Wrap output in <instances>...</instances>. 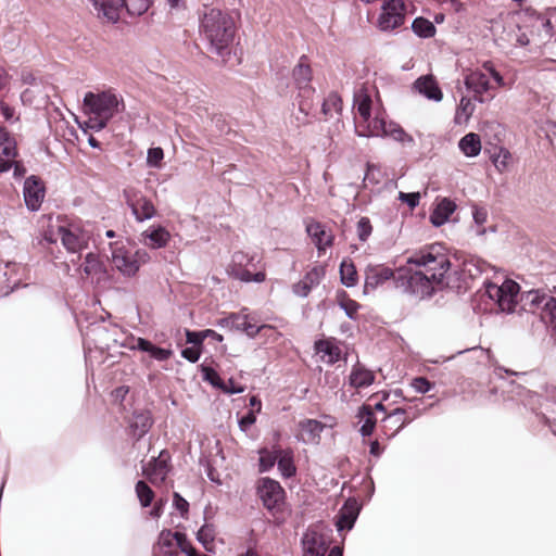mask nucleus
<instances>
[{"label": "nucleus", "instance_id": "8fccbe9b", "mask_svg": "<svg viewBox=\"0 0 556 556\" xmlns=\"http://www.w3.org/2000/svg\"><path fill=\"white\" fill-rule=\"evenodd\" d=\"M163 157H164V152H163L162 148H159V147L150 148L148 150L147 164L150 167H160L161 161L163 160Z\"/></svg>", "mask_w": 556, "mask_h": 556}, {"label": "nucleus", "instance_id": "5701e85b", "mask_svg": "<svg viewBox=\"0 0 556 556\" xmlns=\"http://www.w3.org/2000/svg\"><path fill=\"white\" fill-rule=\"evenodd\" d=\"M142 242L151 249H161L167 245L170 233L163 226H151L141 233Z\"/></svg>", "mask_w": 556, "mask_h": 556}, {"label": "nucleus", "instance_id": "ea45409f", "mask_svg": "<svg viewBox=\"0 0 556 556\" xmlns=\"http://www.w3.org/2000/svg\"><path fill=\"white\" fill-rule=\"evenodd\" d=\"M341 282L348 287H354L357 283V271L350 260H343L340 265Z\"/></svg>", "mask_w": 556, "mask_h": 556}, {"label": "nucleus", "instance_id": "c03bdc74", "mask_svg": "<svg viewBox=\"0 0 556 556\" xmlns=\"http://www.w3.org/2000/svg\"><path fill=\"white\" fill-rule=\"evenodd\" d=\"M135 491L142 507H148L152 504L154 492L144 481H138L136 483Z\"/></svg>", "mask_w": 556, "mask_h": 556}, {"label": "nucleus", "instance_id": "49530a36", "mask_svg": "<svg viewBox=\"0 0 556 556\" xmlns=\"http://www.w3.org/2000/svg\"><path fill=\"white\" fill-rule=\"evenodd\" d=\"M260 454V471L266 472L274 467L277 463L278 458V450L269 451L267 448H262L258 451Z\"/></svg>", "mask_w": 556, "mask_h": 556}, {"label": "nucleus", "instance_id": "f704fd0d", "mask_svg": "<svg viewBox=\"0 0 556 556\" xmlns=\"http://www.w3.org/2000/svg\"><path fill=\"white\" fill-rule=\"evenodd\" d=\"M202 372H203V379L205 381L211 383L213 387H216V388L220 389L225 393L238 394V393H242L244 391L243 387H238V388L229 389L228 384H226L225 381L222 380V378L219 377L217 371L215 369L211 368V367H203L202 368Z\"/></svg>", "mask_w": 556, "mask_h": 556}, {"label": "nucleus", "instance_id": "e2e57ef3", "mask_svg": "<svg viewBox=\"0 0 556 556\" xmlns=\"http://www.w3.org/2000/svg\"><path fill=\"white\" fill-rule=\"evenodd\" d=\"M174 505L181 514L188 511L189 503L178 493H174Z\"/></svg>", "mask_w": 556, "mask_h": 556}, {"label": "nucleus", "instance_id": "2eb2a0df", "mask_svg": "<svg viewBox=\"0 0 556 556\" xmlns=\"http://www.w3.org/2000/svg\"><path fill=\"white\" fill-rule=\"evenodd\" d=\"M24 200L28 210L35 212L39 210L45 199V187L39 178L30 176L24 182Z\"/></svg>", "mask_w": 556, "mask_h": 556}, {"label": "nucleus", "instance_id": "39448f33", "mask_svg": "<svg viewBox=\"0 0 556 556\" xmlns=\"http://www.w3.org/2000/svg\"><path fill=\"white\" fill-rule=\"evenodd\" d=\"M227 274L241 282L262 283L266 280L264 266L256 253L237 251L227 266Z\"/></svg>", "mask_w": 556, "mask_h": 556}, {"label": "nucleus", "instance_id": "3c124183", "mask_svg": "<svg viewBox=\"0 0 556 556\" xmlns=\"http://www.w3.org/2000/svg\"><path fill=\"white\" fill-rule=\"evenodd\" d=\"M406 410L407 413L404 415V419L399 424L396 431L403 429L406 425L419 417L425 412V409L419 408L418 405L409 406L406 408Z\"/></svg>", "mask_w": 556, "mask_h": 556}, {"label": "nucleus", "instance_id": "69168bd1", "mask_svg": "<svg viewBox=\"0 0 556 556\" xmlns=\"http://www.w3.org/2000/svg\"><path fill=\"white\" fill-rule=\"evenodd\" d=\"M182 357L191 363H195L200 358V352L195 349L187 348L181 352Z\"/></svg>", "mask_w": 556, "mask_h": 556}, {"label": "nucleus", "instance_id": "a211bd4d", "mask_svg": "<svg viewBox=\"0 0 556 556\" xmlns=\"http://www.w3.org/2000/svg\"><path fill=\"white\" fill-rule=\"evenodd\" d=\"M303 556H325L328 549L326 538L315 529H308L302 536Z\"/></svg>", "mask_w": 556, "mask_h": 556}, {"label": "nucleus", "instance_id": "338daca9", "mask_svg": "<svg viewBox=\"0 0 556 556\" xmlns=\"http://www.w3.org/2000/svg\"><path fill=\"white\" fill-rule=\"evenodd\" d=\"M483 67L490 73V75L493 77V79L500 87L504 86L503 76L497 71H495L490 63H484Z\"/></svg>", "mask_w": 556, "mask_h": 556}, {"label": "nucleus", "instance_id": "9d476101", "mask_svg": "<svg viewBox=\"0 0 556 556\" xmlns=\"http://www.w3.org/2000/svg\"><path fill=\"white\" fill-rule=\"evenodd\" d=\"M217 325L230 331L244 332L250 338H255L264 329H271L269 325H258L254 316L248 314V308L241 309L239 313H231L220 318Z\"/></svg>", "mask_w": 556, "mask_h": 556}, {"label": "nucleus", "instance_id": "1a4fd4ad", "mask_svg": "<svg viewBox=\"0 0 556 556\" xmlns=\"http://www.w3.org/2000/svg\"><path fill=\"white\" fill-rule=\"evenodd\" d=\"M406 5L404 0H386L377 18L376 26L380 31L391 33L405 24Z\"/></svg>", "mask_w": 556, "mask_h": 556}, {"label": "nucleus", "instance_id": "412c9836", "mask_svg": "<svg viewBox=\"0 0 556 556\" xmlns=\"http://www.w3.org/2000/svg\"><path fill=\"white\" fill-rule=\"evenodd\" d=\"M359 514V506L356 500L349 498L339 511L336 522L338 531L351 530Z\"/></svg>", "mask_w": 556, "mask_h": 556}, {"label": "nucleus", "instance_id": "393cba45", "mask_svg": "<svg viewBox=\"0 0 556 556\" xmlns=\"http://www.w3.org/2000/svg\"><path fill=\"white\" fill-rule=\"evenodd\" d=\"M83 270L92 282L100 283L106 279V269L103 263L93 253L86 255Z\"/></svg>", "mask_w": 556, "mask_h": 556}, {"label": "nucleus", "instance_id": "4d7b16f0", "mask_svg": "<svg viewBox=\"0 0 556 556\" xmlns=\"http://www.w3.org/2000/svg\"><path fill=\"white\" fill-rule=\"evenodd\" d=\"M341 307L344 309L346 316L349 318L353 319V318H355V315L357 314L359 305L353 300H348V301L341 303Z\"/></svg>", "mask_w": 556, "mask_h": 556}, {"label": "nucleus", "instance_id": "f3484780", "mask_svg": "<svg viewBox=\"0 0 556 556\" xmlns=\"http://www.w3.org/2000/svg\"><path fill=\"white\" fill-rule=\"evenodd\" d=\"M17 156L16 141L13 136L3 127H0V173L12 167Z\"/></svg>", "mask_w": 556, "mask_h": 556}, {"label": "nucleus", "instance_id": "cd10ccee", "mask_svg": "<svg viewBox=\"0 0 556 556\" xmlns=\"http://www.w3.org/2000/svg\"><path fill=\"white\" fill-rule=\"evenodd\" d=\"M455 210L456 204L452 200L443 198L437 203L435 207L430 214L431 224L435 227L444 225L448 220L450 216L455 212Z\"/></svg>", "mask_w": 556, "mask_h": 556}, {"label": "nucleus", "instance_id": "09e8293b", "mask_svg": "<svg viewBox=\"0 0 556 556\" xmlns=\"http://www.w3.org/2000/svg\"><path fill=\"white\" fill-rule=\"evenodd\" d=\"M372 227L368 217H361L357 222V236L361 241H366L371 235Z\"/></svg>", "mask_w": 556, "mask_h": 556}, {"label": "nucleus", "instance_id": "6e6d98bb", "mask_svg": "<svg viewBox=\"0 0 556 556\" xmlns=\"http://www.w3.org/2000/svg\"><path fill=\"white\" fill-rule=\"evenodd\" d=\"M176 545L180 548V551L185 554L188 552H192V548H194L191 544V542L187 539L185 533L177 532L176 535Z\"/></svg>", "mask_w": 556, "mask_h": 556}, {"label": "nucleus", "instance_id": "603ef678", "mask_svg": "<svg viewBox=\"0 0 556 556\" xmlns=\"http://www.w3.org/2000/svg\"><path fill=\"white\" fill-rule=\"evenodd\" d=\"M407 413L406 408L399 407L395 408L393 412H391L386 418L384 421L391 424L392 426L397 429L399 424L404 419V415ZM399 431L394 430L393 434L397 433Z\"/></svg>", "mask_w": 556, "mask_h": 556}, {"label": "nucleus", "instance_id": "58836bf2", "mask_svg": "<svg viewBox=\"0 0 556 556\" xmlns=\"http://www.w3.org/2000/svg\"><path fill=\"white\" fill-rule=\"evenodd\" d=\"M475 112V104L467 97H462L456 109L454 122L457 125L466 124Z\"/></svg>", "mask_w": 556, "mask_h": 556}, {"label": "nucleus", "instance_id": "f03ea898", "mask_svg": "<svg viewBox=\"0 0 556 556\" xmlns=\"http://www.w3.org/2000/svg\"><path fill=\"white\" fill-rule=\"evenodd\" d=\"M354 108L358 116L355 117V132L359 137H389L403 146H415L414 138L399 124L387 122L384 112L375 104L366 88L354 93Z\"/></svg>", "mask_w": 556, "mask_h": 556}, {"label": "nucleus", "instance_id": "0eeeda50", "mask_svg": "<svg viewBox=\"0 0 556 556\" xmlns=\"http://www.w3.org/2000/svg\"><path fill=\"white\" fill-rule=\"evenodd\" d=\"M484 287L488 296L497 304L502 312L513 313L516 311L520 289L517 282L504 279L502 282L488 281Z\"/></svg>", "mask_w": 556, "mask_h": 556}, {"label": "nucleus", "instance_id": "423d86ee", "mask_svg": "<svg viewBox=\"0 0 556 556\" xmlns=\"http://www.w3.org/2000/svg\"><path fill=\"white\" fill-rule=\"evenodd\" d=\"M292 77L296 88L299 89V113L302 116L296 115L295 118L299 125H305L308 123L307 116L313 108V96L315 93L314 88L311 85L312 70L305 55L301 56L298 64L293 68Z\"/></svg>", "mask_w": 556, "mask_h": 556}, {"label": "nucleus", "instance_id": "4468645a", "mask_svg": "<svg viewBox=\"0 0 556 556\" xmlns=\"http://www.w3.org/2000/svg\"><path fill=\"white\" fill-rule=\"evenodd\" d=\"M169 453L165 450L161 451L157 457H153L142 466L143 475L152 484L164 482L169 472Z\"/></svg>", "mask_w": 556, "mask_h": 556}, {"label": "nucleus", "instance_id": "c756f323", "mask_svg": "<svg viewBox=\"0 0 556 556\" xmlns=\"http://www.w3.org/2000/svg\"><path fill=\"white\" fill-rule=\"evenodd\" d=\"M375 375L371 370L365 368L363 365L357 363L352 367L349 382L352 388L361 389L372 384Z\"/></svg>", "mask_w": 556, "mask_h": 556}, {"label": "nucleus", "instance_id": "aec40b11", "mask_svg": "<svg viewBox=\"0 0 556 556\" xmlns=\"http://www.w3.org/2000/svg\"><path fill=\"white\" fill-rule=\"evenodd\" d=\"M306 232L315 243L319 254L333 243V235L326 231L325 226L318 222L308 223L306 225Z\"/></svg>", "mask_w": 556, "mask_h": 556}, {"label": "nucleus", "instance_id": "774afa93", "mask_svg": "<svg viewBox=\"0 0 556 556\" xmlns=\"http://www.w3.org/2000/svg\"><path fill=\"white\" fill-rule=\"evenodd\" d=\"M10 81V76L4 67L0 65V91L4 89Z\"/></svg>", "mask_w": 556, "mask_h": 556}, {"label": "nucleus", "instance_id": "79ce46f5", "mask_svg": "<svg viewBox=\"0 0 556 556\" xmlns=\"http://www.w3.org/2000/svg\"><path fill=\"white\" fill-rule=\"evenodd\" d=\"M197 539L207 552H213L215 539L214 526L208 523L203 525L197 533Z\"/></svg>", "mask_w": 556, "mask_h": 556}, {"label": "nucleus", "instance_id": "473e14b6", "mask_svg": "<svg viewBox=\"0 0 556 556\" xmlns=\"http://www.w3.org/2000/svg\"><path fill=\"white\" fill-rule=\"evenodd\" d=\"M356 417L362 422L359 432L363 437H369L372 434L377 419L374 414V409L370 405L364 404L359 407Z\"/></svg>", "mask_w": 556, "mask_h": 556}, {"label": "nucleus", "instance_id": "72a5a7b5", "mask_svg": "<svg viewBox=\"0 0 556 556\" xmlns=\"http://www.w3.org/2000/svg\"><path fill=\"white\" fill-rule=\"evenodd\" d=\"M132 349H138L140 351L147 352L150 354L151 357L160 362L168 359L173 354L172 350L155 346L150 341L143 338H138L136 340V345H134Z\"/></svg>", "mask_w": 556, "mask_h": 556}, {"label": "nucleus", "instance_id": "f8f14e48", "mask_svg": "<svg viewBox=\"0 0 556 556\" xmlns=\"http://www.w3.org/2000/svg\"><path fill=\"white\" fill-rule=\"evenodd\" d=\"M124 197L137 222L142 223L156 215V208L152 201L140 191L128 188L124 190Z\"/></svg>", "mask_w": 556, "mask_h": 556}, {"label": "nucleus", "instance_id": "a878e982", "mask_svg": "<svg viewBox=\"0 0 556 556\" xmlns=\"http://www.w3.org/2000/svg\"><path fill=\"white\" fill-rule=\"evenodd\" d=\"M465 86L475 93L476 100L483 102L482 94L489 90L490 81L486 74L473 71L466 75Z\"/></svg>", "mask_w": 556, "mask_h": 556}, {"label": "nucleus", "instance_id": "bf43d9fd", "mask_svg": "<svg viewBox=\"0 0 556 556\" xmlns=\"http://www.w3.org/2000/svg\"><path fill=\"white\" fill-rule=\"evenodd\" d=\"M375 172H379L378 167L376 165H374V164H367V170H366V174L364 176V184L365 185L367 182L372 184V185L379 184V179L375 176Z\"/></svg>", "mask_w": 556, "mask_h": 556}, {"label": "nucleus", "instance_id": "13d9d810", "mask_svg": "<svg viewBox=\"0 0 556 556\" xmlns=\"http://www.w3.org/2000/svg\"><path fill=\"white\" fill-rule=\"evenodd\" d=\"M472 217L477 225L482 226L488 219V211L484 207L473 206Z\"/></svg>", "mask_w": 556, "mask_h": 556}, {"label": "nucleus", "instance_id": "864d4df0", "mask_svg": "<svg viewBox=\"0 0 556 556\" xmlns=\"http://www.w3.org/2000/svg\"><path fill=\"white\" fill-rule=\"evenodd\" d=\"M412 388L418 393H427L432 389V383L425 377L414 378L410 382Z\"/></svg>", "mask_w": 556, "mask_h": 556}, {"label": "nucleus", "instance_id": "dca6fc26", "mask_svg": "<svg viewBox=\"0 0 556 556\" xmlns=\"http://www.w3.org/2000/svg\"><path fill=\"white\" fill-rule=\"evenodd\" d=\"M394 278L396 280V273H394L391 268L383 265H369L365 269V292L369 290H376L378 287L382 286L384 282Z\"/></svg>", "mask_w": 556, "mask_h": 556}, {"label": "nucleus", "instance_id": "680f3d73", "mask_svg": "<svg viewBox=\"0 0 556 556\" xmlns=\"http://www.w3.org/2000/svg\"><path fill=\"white\" fill-rule=\"evenodd\" d=\"M0 112L5 121L15 119V110L4 102L0 103Z\"/></svg>", "mask_w": 556, "mask_h": 556}, {"label": "nucleus", "instance_id": "b1692460", "mask_svg": "<svg viewBox=\"0 0 556 556\" xmlns=\"http://www.w3.org/2000/svg\"><path fill=\"white\" fill-rule=\"evenodd\" d=\"M414 87L420 94L434 102H440L443 98V93L432 75L419 77Z\"/></svg>", "mask_w": 556, "mask_h": 556}, {"label": "nucleus", "instance_id": "2f4dec72", "mask_svg": "<svg viewBox=\"0 0 556 556\" xmlns=\"http://www.w3.org/2000/svg\"><path fill=\"white\" fill-rule=\"evenodd\" d=\"M177 532L170 530H163L160 535L156 545L154 546V556H176V552L173 549L176 544Z\"/></svg>", "mask_w": 556, "mask_h": 556}, {"label": "nucleus", "instance_id": "4c0bfd02", "mask_svg": "<svg viewBox=\"0 0 556 556\" xmlns=\"http://www.w3.org/2000/svg\"><path fill=\"white\" fill-rule=\"evenodd\" d=\"M277 465L283 477H292L296 470L293 463V452L291 450H278Z\"/></svg>", "mask_w": 556, "mask_h": 556}, {"label": "nucleus", "instance_id": "9b49d317", "mask_svg": "<svg viewBox=\"0 0 556 556\" xmlns=\"http://www.w3.org/2000/svg\"><path fill=\"white\" fill-rule=\"evenodd\" d=\"M149 254L144 250L135 253L126 251L123 247H115L112 250V263L124 276H135L141 264L147 263Z\"/></svg>", "mask_w": 556, "mask_h": 556}, {"label": "nucleus", "instance_id": "de8ad7c7", "mask_svg": "<svg viewBox=\"0 0 556 556\" xmlns=\"http://www.w3.org/2000/svg\"><path fill=\"white\" fill-rule=\"evenodd\" d=\"M541 319L548 324L553 331L556 333V299L549 298L547 304H544V309L541 312Z\"/></svg>", "mask_w": 556, "mask_h": 556}, {"label": "nucleus", "instance_id": "a19ab883", "mask_svg": "<svg viewBox=\"0 0 556 556\" xmlns=\"http://www.w3.org/2000/svg\"><path fill=\"white\" fill-rule=\"evenodd\" d=\"M413 31L421 38H431L435 35L434 25L427 18L417 17L412 24Z\"/></svg>", "mask_w": 556, "mask_h": 556}, {"label": "nucleus", "instance_id": "e433bc0d", "mask_svg": "<svg viewBox=\"0 0 556 556\" xmlns=\"http://www.w3.org/2000/svg\"><path fill=\"white\" fill-rule=\"evenodd\" d=\"M303 442H316L319 439L324 425L315 419H306L300 424Z\"/></svg>", "mask_w": 556, "mask_h": 556}, {"label": "nucleus", "instance_id": "0e129e2a", "mask_svg": "<svg viewBox=\"0 0 556 556\" xmlns=\"http://www.w3.org/2000/svg\"><path fill=\"white\" fill-rule=\"evenodd\" d=\"M205 339V336L203 331H187V341L192 344H201L203 340Z\"/></svg>", "mask_w": 556, "mask_h": 556}, {"label": "nucleus", "instance_id": "052dcab7", "mask_svg": "<svg viewBox=\"0 0 556 556\" xmlns=\"http://www.w3.org/2000/svg\"><path fill=\"white\" fill-rule=\"evenodd\" d=\"M256 421V416L253 410L249 412L239 420V427L242 431H247Z\"/></svg>", "mask_w": 556, "mask_h": 556}, {"label": "nucleus", "instance_id": "7ed1b4c3", "mask_svg": "<svg viewBox=\"0 0 556 556\" xmlns=\"http://www.w3.org/2000/svg\"><path fill=\"white\" fill-rule=\"evenodd\" d=\"M235 33V21L227 12L215 8L205 9L200 18V34L208 42L212 52L218 55L228 53Z\"/></svg>", "mask_w": 556, "mask_h": 556}, {"label": "nucleus", "instance_id": "5fc2aeb1", "mask_svg": "<svg viewBox=\"0 0 556 556\" xmlns=\"http://www.w3.org/2000/svg\"><path fill=\"white\" fill-rule=\"evenodd\" d=\"M399 199L402 202L406 203L410 208H414L419 204L420 194L418 192H410V193L400 192Z\"/></svg>", "mask_w": 556, "mask_h": 556}, {"label": "nucleus", "instance_id": "20e7f679", "mask_svg": "<svg viewBox=\"0 0 556 556\" xmlns=\"http://www.w3.org/2000/svg\"><path fill=\"white\" fill-rule=\"evenodd\" d=\"M84 109L90 115L92 130L100 131L116 114L125 110V103L122 96L112 89L89 91L84 97Z\"/></svg>", "mask_w": 556, "mask_h": 556}, {"label": "nucleus", "instance_id": "f257e3e1", "mask_svg": "<svg viewBox=\"0 0 556 556\" xmlns=\"http://www.w3.org/2000/svg\"><path fill=\"white\" fill-rule=\"evenodd\" d=\"M408 267L396 271V287L419 299L431 296L451 267L441 244H430L413 252L406 261Z\"/></svg>", "mask_w": 556, "mask_h": 556}, {"label": "nucleus", "instance_id": "7c9ffc66", "mask_svg": "<svg viewBox=\"0 0 556 556\" xmlns=\"http://www.w3.org/2000/svg\"><path fill=\"white\" fill-rule=\"evenodd\" d=\"M551 296L540 293L538 290H531L520 295L521 308L523 311L535 312L541 308L544 309V304H547V300Z\"/></svg>", "mask_w": 556, "mask_h": 556}, {"label": "nucleus", "instance_id": "4be33fe9", "mask_svg": "<svg viewBox=\"0 0 556 556\" xmlns=\"http://www.w3.org/2000/svg\"><path fill=\"white\" fill-rule=\"evenodd\" d=\"M98 16L106 18L109 22L116 23L123 11V0H89Z\"/></svg>", "mask_w": 556, "mask_h": 556}, {"label": "nucleus", "instance_id": "bb28decb", "mask_svg": "<svg viewBox=\"0 0 556 556\" xmlns=\"http://www.w3.org/2000/svg\"><path fill=\"white\" fill-rule=\"evenodd\" d=\"M152 426V417L148 410H135L129 419V429L136 439L142 438Z\"/></svg>", "mask_w": 556, "mask_h": 556}, {"label": "nucleus", "instance_id": "6ab92c4d", "mask_svg": "<svg viewBox=\"0 0 556 556\" xmlns=\"http://www.w3.org/2000/svg\"><path fill=\"white\" fill-rule=\"evenodd\" d=\"M326 274L325 267L316 265L311 268L302 280L294 283L292 287L293 293L301 298H306L313 288L317 287L324 279Z\"/></svg>", "mask_w": 556, "mask_h": 556}, {"label": "nucleus", "instance_id": "c85d7f7f", "mask_svg": "<svg viewBox=\"0 0 556 556\" xmlns=\"http://www.w3.org/2000/svg\"><path fill=\"white\" fill-rule=\"evenodd\" d=\"M315 348L321 359L328 364H334L341 357V350L333 339L319 340Z\"/></svg>", "mask_w": 556, "mask_h": 556}, {"label": "nucleus", "instance_id": "a18cd8bd", "mask_svg": "<svg viewBox=\"0 0 556 556\" xmlns=\"http://www.w3.org/2000/svg\"><path fill=\"white\" fill-rule=\"evenodd\" d=\"M323 113L326 116H332L333 113H340L342 110V100L338 93L331 92L323 102Z\"/></svg>", "mask_w": 556, "mask_h": 556}, {"label": "nucleus", "instance_id": "37998d69", "mask_svg": "<svg viewBox=\"0 0 556 556\" xmlns=\"http://www.w3.org/2000/svg\"><path fill=\"white\" fill-rule=\"evenodd\" d=\"M150 0H123L125 9L130 16H140L148 11Z\"/></svg>", "mask_w": 556, "mask_h": 556}, {"label": "nucleus", "instance_id": "ddd939ff", "mask_svg": "<svg viewBox=\"0 0 556 556\" xmlns=\"http://www.w3.org/2000/svg\"><path fill=\"white\" fill-rule=\"evenodd\" d=\"M257 494L268 510H279L285 497V491L279 482L269 478L261 480Z\"/></svg>", "mask_w": 556, "mask_h": 556}, {"label": "nucleus", "instance_id": "c9c22d12", "mask_svg": "<svg viewBox=\"0 0 556 556\" xmlns=\"http://www.w3.org/2000/svg\"><path fill=\"white\" fill-rule=\"evenodd\" d=\"M460 151L468 157H475L481 152V140L479 135L469 132L458 142Z\"/></svg>", "mask_w": 556, "mask_h": 556}, {"label": "nucleus", "instance_id": "6e6552de", "mask_svg": "<svg viewBox=\"0 0 556 556\" xmlns=\"http://www.w3.org/2000/svg\"><path fill=\"white\" fill-rule=\"evenodd\" d=\"M56 235L70 253H79L88 247L90 233L78 220L64 219L56 225Z\"/></svg>", "mask_w": 556, "mask_h": 556}]
</instances>
